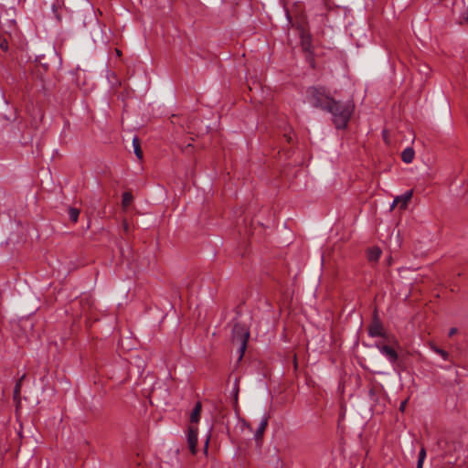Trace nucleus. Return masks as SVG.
Instances as JSON below:
<instances>
[{
	"instance_id": "8",
	"label": "nucleus",
	"mask_w": 468,
	"mask_h": 468,
	"mask_svg": "<svg viewBox=\"0 0 468 468\" xmlns=\"http://www.w3.org/2000/svg\"><path fill=\"white\" fill-rule=\"evenodd\" d=\"M133 196L131 191H125L122 196V207L125 213L133 209Z\"/></svg>"
},
{
	"instance_id": "16",
	"label": "nucleus",
	"mask_w": 468,
	"mask_h": 468,
	"mask_svg": "<svg viewBox=\"0 0 468 468\" xmlns=\"http://www.w3.org/2000/svg\"><path fill=\"white\" fill-rule=\"evenodd\" d=\"M68 214H69V219L72 222L76 223L78 221L79 215H80V210L78 208L69 207L68 209Z\"/></svg>"
},
{
	"instance_id": "18",
	"label": "nucleus",
	"mask_w": 468,
	"mask_h": 468,
	"mask_svg": "<svg viewBox=\"0 0 468 468\" xmlns=\"http://www.w3.org/2000/svg\"><path fill=\"white\" fill-rule=\"evenodd\" d=\"M122 229L126 234H129L132 230V227L126 218H122Z\"/></svg>"
},
{
	"instance_id": "19",
	"label": "nucleus",
	"mask_w": 468,
	"mask_h": 468,
	"mask_svg": "<svg viewBox=\"0 0 468 468\" xmlns=\"http://www.w3.org/2000/svg\"><path fill=\"white\" fill-rule=\"evenodd\" d=\"M433 350H434L436 353L440 354V355H441L444 359H447V358H448L449 354H448V352H446L445 350L441 349V348H439V347H433Z\"/></svg>"
},
{
	"instance_id": "14",
	"label": "nucleus",
	"mask_w": 468,
	"mask_h": 468,
	"mask_svg": "<svg viewBox=\"0 0 468 468\" xmlns=\"http://www.w3.org/2000/svg\"><path fill=\"white\" fill-rule=\"evenodd\" d=\"M381 255V250L378 247H374L368 250L367 259L369 261H378Z\"/></svg>"
},
{
	"instance_id": "10",
	"label": "nucleus",
	"mask_w": 468,
	"mask_h": 468,
	"mask_svg": "<svg viewBox=\"0 0 468 468\" xmlns=\"http://www.w3.org/2000/svg\"><path fill=\"white\" fill-rule=\"evenodd\" d=\"M267 426H268V417H264L261 420V421L255 432V440L257 441H261L262 440L263 434H264V431H265Z\"/></svg>"
},
{
	"instance_id": "1",
	"label": "nucleus",
	"mask_w": 468,
	"mask_h": 468,
	"mask_svg": "<svg viewBox=\"0 0 468 468\" xmlns=\"http://www.w3.org/2000/svg\"><path fill=\"white\" fill-rule=\"evenodd\" d=\"M354 110L355 104L352 101L344 102L333 98L325 111L332 114V121L336 129H345Z\"/></svg>"
},
{
	"instance_id": "12",
	"label": "nucleus",
	"mask_w": 468,
	"mask_h": 468,
	"mask_svg": "<svg viewBox=\"0 0 468 468\" xmlns=\"http://www.w3.org/2000/svg\"><path fill=\"white\" fill-rule=\"evenodd\" d=\"M132 144H133V152H134L135 155L137 156V158L142 159L143 158V151L141 148L140 140L137 135H134L133 137Z\"/></svg>"
},
{
	"instance_id": "22",
	"label": "nucleus",
	"mask_w": 468,
	"mask_h": 468,
	"mask_svg": "<svg viewBox=\"0 0 468 468\" xmlns=\"http://www.w3.org/2000/svg\"><path fill=\"white\" fill-rule=\"evenodd\" d=\"M456 333H457V329H456L455 327H452V328H451V329H450L448 335H449L450 337H452V335H454Z\"/></svg>"
},
{
	"instance_id": "28",
	"label": "nucleus",
	"mask_w": 468,
	"mask_h": 468,
	"mask_svg": "<svg viewBox=\"0 0 468 468\" xmlns=\"http://www.w3.org/2000/svg\"><path fill=\"white\" fill-rule=\"evenodd\" d=\"M465 19L468 21V11H467V16L465 17Z\"/></svg>"
},
{
	"instance_id": "26",
	"label": "nucleus",
	"mask_w": 468,
	"mask_h": 468,
	"mask_svg": "<svg viewBox=\"0 0 468 468\" xmlns=\"http://www.w3.org/2000/svg\"><path fill=\"white\" fill-rule=\"evenodd\" d=\"M207 444H208V440H207V441H206L205 452H207Z\"/></svg>"
},
{
	"instance_id": "25",
	"label": "nucleus",
	"mask_w": 468,
	"mask_h": 468,
	"mask_svg": "<svg viewBox=\"0 0 468 468\" xmlns=\"http://www.w3.org/2000/svg\"><path fill=\"white\" fill-rule=\"evenodd\" d=\"M284 136L286 137V140H287L288 143H291L292 141V138L291 135H286L285 134Z\"/></svg>"
},
{
	"instance_id": "6",
	"label": "nucleus",
	"mask_w": 468,
	"mask_h": 468,
	"mask_svg": "<svg viewBox=\"0 0 468 468\" xmlns=\"http://www.w3.org/2000/svg\"><path fill=\"white\" fill-rule=\"evenodd\" d=\"M301 38V46L304 52L312 54L313 52V45H312V36L306 31L304 28L301 29L300 33Z\"/></svg>"
},
{
	"instance_id": "11",
	"label": "nucleus",
	"mask_w": 468,
	"mask_h": 468,
	"mask_svg": "<svg viewBox=\"0 0 468 468\" xmlns=\"http://www.w3.org/2000/svg\"><path fill=\"white\" fill-rule=\"evenodd\" d=\"M201 410H202V404L200 401H197L191 412V415H190L191 423H197L199 421Z\"/></svg>"
},
{
	"instance_id": "15",
	"label": "nucleus",
	"mask_w": 468,
	"mask_h": 468,
	"mask_svg": "<svg viewBox=\"0 0 468 468\" xmlns=\"http://www.w3.org/2000/svg\"><path fill=\"white\" fill-rule=\"evenodd\" d=\"M121 254L127 261V265H130L131 261H133V253L132 249L128 246L126 251L122 249Z\"/></svg>"
},
{
	"instance_id": "13",
	"label": "nucleus",
	"mask_w": 468,
	"mask_h": 468,
	"mask_svg": "<svg viewBox=\"0 0 468 468\" xmlns=\"http://www.w3.org/2000/svg\"><path fill=\"white\" fill-rule=\"evenodd\" d=\"M414 158V150L411 147H408L403 150L401 153V159L406 164H410L412 162Z\"/></svg>"
},
{
	"instance_id": "4",
	"label": "nucleus",
	"mask_w": 468,
	"mask_h": 468,
	"mask_svg": "<svg viewBox=\"0 0 468 468\" xmlns=\"http://www.w3.org/2000/svg\"><path fill=\"white\" fill-rule=\"evenodd\" d=\"M367 332L372 337H382L387 343L399 346L397 337L393 334L388 333L383 324H369Z\"/></svg>"
},
{
	"instance_id": "20",
	"label": "nucleus",
	"mask_w": 468,
	"mask_h": 468,
	"mask_svg": "<svg viewBox=\"0 0 468 468\" xmlns=\"http://www.w3.org/2000/svg\"><path fill=\"white\" fill-rule=\"evenodd\" d=\"M0 48L3 49V50H7L8 48V43L6 41L5 38H1L0 37Z\"/></svg>"
},
{
	"instance_id": "7",
	"label": "nucleus",
	"mask_w": 468,
	"mask_h": 468,
	"mask_svg": "<svg viewBox=\"0 0 468 468\" xmlns=\"http://www.w3.org/2000/svg\"><path fill=\"white\" fill-rule=\"evenodd\" d=\"M187 442L188 447L192 454L197 453V428L194 426H190L188 428L187 433Z\"/></svg>"
},
{
	"instance_id": "5",
	"label": "nucleus",
	"mask_w": 468,
	"mask_h": 468,
	"mask_svg": "<svg viewBox=\"0 0 468 468\" xmlns=\"http://www.w3.org/2000/svg\"><path fill=\"white\" fill-rule=\"evenodd\" d=\"M376 346L379 351L388 358L390 362L395 363L398 360L399 355L395 347H399V345L394 346L387 343L386 345L377 344Z\"/></svg>"
},
{
	"instance_id": "3",
	"label": "nucleus",
	"mask_w": 468,
	"mask_h": 468,
	"mask_svg": "<svg viewBox=\"0 0 468 468\" xmlns=\"http://www.w3.org/2000/svg\"><path fill=\"white\" fill-rule=\"evenodd\" d=\"M332 99L324 88L310 87L307 90V100L314 108L325 111Z\"/></svg>"
},
{
	"instance_id": "17",
	"label": "nucleus",
	"mask_w": 468,
	"mask_h": 468,
	"mask_svg": "<svg viewBox=\"0 0 468 468\" xmlns=\"http://www.w3.org/2000/svg\"><path fill=\"white\" fill-rule=\"evenodd\" d=\"M425 457H426V450L424 447H421L420 452H419V458H418V463H417V468H422L423 466V462L425 460Z\"/></svg>"
},
{
	"instance_id": "23",
	"label": "nucleus",
	"mask_w": 468,
	"mask_h": 468,
	"mask_svg": "<svg viewBox=\"0 0 468 468\" xmlns=\"http://www.w3.org/2000/svg\"><path fill=\"white\" fill-rule=\"evenodd\" d=\"M406 404H407V400H404V401L401 402L400 407H399V410L401 411H404Z\"/></svg>"
},
{
	"instance_id": "27",
	"label": "nucleus",
	"mask_w": 468,
	"mask_h": 468,
	"mask_svg": "<svg viewBox=\"0 0 468 468\" xmlns=\"http://www.w3.org/2000/svg\"><path fill=\"white\" fill-rule=\"evenodd\" d=\"M118 56H119V58L122 56V52L120 50H119Z\"/></svg>"
},
{
	"instance_id": "24",
	"label": "nucleus",
	"mask_w": 468,
	"mask_h": 468,
	"mask_svg": "<svg viewBox=\"0 0 468 468\" xmlns=\"http://www.w3.org/2000/svg\"><path fill=\"white\" fill-rule=\"evenodd\" d=\"M238 394H239V388L237 387L235 388V394H234V399H235V402L237 403L238 401Z\"/></svg>"
},
{
	"instance_id": "21",
	"label": "nucleus",
	"mask_w": 468,
	"mask_h": 468,
	"mask_svg": "<svg viewBox=\"0 0 468 468\" xmlns=\"http://www.w3.org/2000/svg\"><path fill=\"white\" fill-rule=\"evenodd\" d=\"M19 392H20V382L16 383V385L15 387V390H14L15 396L18 395Z\"/></svg>"
},
{
	"instance_id": "2",
	"label": "nucleus",
	"mask_w": 468,
	"mask_h": 468,
	"mask_svg": "<svg viewBox=\"0 0 468 468\" xmlns=\"http://www.w3.org/2000/svg\"><path fill=\"white\" fill-rule=\"evenodd\" d=\"M232 342L239 346V360H241L247 349V344L250 339V329L246 324H235L232 330Z\"/></svg>"
},
{
	"instance_id": "9",
	"label": "nucleus",
	"mask_w": 468,
	"mask_h": 468,
	"mask_svg": "<svg viewBox=\"0 0 468 468\" xmlns=\"http://www.w3.org/2000/svg\"><path fill=\"white\" fill-rule=\"evenodd\" d=\"M412 197V190L407 191L402 196L397 197L392 204V207L399 205L401 209H405L407 207L408 202L410 200Z\"/></svg>"
}]
</instances>
